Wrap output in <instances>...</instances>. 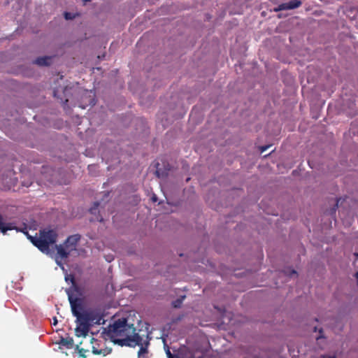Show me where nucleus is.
I'll use <instances>...</instances> for the list:
<instances>
[{
  "label": "nucleus",
  "instance_id": "nucleus-20",
  "mask_svg": "<svg viewBox=\"0 0 358 358\" xmlns=\"http://www.w3.org/2000/svg\"><path fill=\"white\" fill-rule=\"evenodd\" d=\"M8 231V230L7 226L6 225V222H3V217L1 215L0 216V231L3 234L5 235Z\"/></svg>",
  "mask_w": 358,
  "mask_h": 358
},
{
  "label": "nucleus",
  "instance_id": "nucleus-7",
  "mask_svg": "<svg viewBox=\"0 0 358 358\" xmlns=\"http://www.w3.org/2000/svg\"><path fill=\"white\" fill-rule=\"evenodd\" d=\"M52 56L38 57L33 63L39 66H50L52 64Z\"/></svg>",
  "mask_w": 358,
  "mask_h": 358
},
{
  "label": "nucleus",
  "instance_id": "nucleus-31",
  "mask_svg": "<svg viewBox=\"0 0 358 358\" xmlns=\"http://www.w3.org/2000/svg\"><path fill=\"white\" fill-rule=\"evenodd\" d=\"M166 355L169 358H173V355L169 349L166 350Z\"/></svg>",
  "mask_w": 358,
  "mask_h": 358
},
{
  "label": "nucleus",
  "instance_id": "nucleus-41",
  "mask_svg": "<svg viewBox=\"0 0 358 358\" xmlns=\"http://www.w3.org/2000/svg\"><path fill=\"white\" fill-rule=\"evenodd\" d=\"M329 358H336L335 356H331V357H329Z\"/></svg>",
  "mask_w": 358,
  "mask_h": 358
},
{
  "label": "nucleus",
  "instance_id": "nucleus-17",
  "mask_svg": "<svg viewBox=\"0 0 358 358\" xmlns=\"http://www.w3.org/2000/svg\"><path fill=\"white\" fill-rule=\"evenodd\" d=\"M292 10L291 7L289 6V1L287 3H282L278 5L277 7L274 8L273 10L275 12H279L281 10Z\"/></svg>",
  "mask_w": 358,
  "mask_h": 358
},
{
  "label": "nucleus",
  "instance_id": "nucleus-15",
  "mask_svg": "<svg viewBox=\"0 0 358 358\" xmlns=\"http://www.w3.org/2000/svg\"><path fill=\"white\" fill-rule=\"evenodd\" d=\"M149 345H150L149 341H146L143 343V345H139L140 346V349H139L138 352V358H141L143 354L148 353V348Z\"/></svg>",
  "mask_w": 358,
  "mask_h": 358
},
{
  "label": "nucleus",
  "instance_id": "nucleus-29",
  "mask_svg": "<svg viewBox=\"0 0 358 358\" xmlns=\"http://www.w3.org/2000/svg\"><path fill=\"white\" fill-rule=\"evenodd\" d=\"M90 213L91 214H96L97 210H96V208H90V210H89Z\"/></svg>",
  "mask_w": 358,
  "mask_h": 358
},
{
  "label": "nucleus",
  "instance_id": "nucleus-27",
  "mask_svg": "<svg viewBox=\"0 0 358 358\" xmlns=\"http://www.w3.org/2000/svg\"><path fill=\"white\" fill-rule=\"evenodd\" d=\"M269 147H270V145H263V146H261V147L259 148V150H260L261 152H265V151H266V150Z\"/></svg>",
  "mask_w": 358,
  "mask_h": 358
},
{
  "label": "nucleus",
  "instance_id": "nucleus-28",
  "mask_svg": "<svg viewBox=\"0 0 358 358\" xmlns=\"http://www.w3.org/2000/svg\"><path fill=\"white\" fill-rule=\"evenodd\" d=\"M55 262H56V263H57V264L58 266H59L60 267H62V268H64V266H63V264H62V261H61V260H59L58 257H56V259H55Z\"/></svg>",
  "mask_w": 358,
  "mask_h": 358
},
{
  "label": "nucleus",
  "instance_id": "nucleus-30",
  "mask_svg": "<svg viewBox=\"0 0 358 358\" xmlns=\"http://www.w3.org/2000/svg\"><path fill=\"white\" fill-rule=\"evenodd\" d=\"M99 206V202L96 201L94 203L93 206H92V208H96V210H98Z\"/></svg>",
  "mask_w": 358,
  "mask_h": 358
},
{
  "label": "nucleus",
  "instance_id": "nucleus-5",
  "mask_svg": "<svg viewBox=\"0 0 358 358\" xmlns=\"http://www.w3.org/2000/svg\"><path fill=\"white\" fill-rule=\"evenodd\" d=\"M80 235L77 234L71 235L67 237L66 241L64 242V245L66 248H70V251H72L76 248L78 243L80 240Z\"/></svg>",
  "mask_w": 358,
  "mask_h": 358
},
{
  "label": "nucleus",
  "instance_id": "nucleus-18",
  "mask_svg": "<svg viewBox=\"0 0 358 358\" xmlns=\"http://www.w3.org/2000/svg\"><path fill=\"white\" fill-rule=\"evenodd\" d=\"M185 297V295H182L180 296L179 298L176 299V300L173 301L171 303L172 306L176 308H180Z\"/></svg>",
  "mask_w": 358,
  "mask_h": 358
},
{
  "label": "nucleus",
  "instance_id": "nucleus-39",
  "mask_svg": "<svg viewBox=\"0 0 358 358\" xmlns=\"http://www.w3.org/2000/svg\"><path fill=\"white\" fill-rule=\"evenodd\" d=\"M355 255L356 256V258L358 259V252L357 253H355Z\"/></svg>",
  "mask_w": 358,
  "mask_h": 358
},
{
  "label": "nucleus",
  "instance_id": "nucleus-9",
  "mask_svg": "<svg viewBox=\"0 0 358 358\" xmlns=\"http://www.w3.org/2000/svg\"><path fill=\"white\" fill-rule=\"evenodd\" d=\"M132 329V334L133 335H131V338L133 339V343L134 344V347L136 345H143V338L139 335V334L136 332V328L134 327V325L133 324V327L131 328Z\"/></svg>",
  "mask_w": 358,
  "mask_h": 358
},
{
  "label": "nucleus",
  "instance_id": "nucleus-25",
  "mask_svg": "<svg viewBox=\"0 0 358 358\" xmlns=\"http://www.w3.org/2000/svg\"><path fill=\"white\" fill-rule=\"evenodd\" d=\"M76 350L78 351V353L82 358H86V355H85L86 350L83 348H80L78 345H76Z\"/></svg>",
  "mask_w": 358,
  "mask_h": 358
},
{
  "label": "nucleus",
  "instance_id": "nucleus-8",
  "mask_svg": "<svg viewBox=\"0 0 358 358\" xmlns=\"http://www.w3.org/2000/svg\"><path fill=\"white\" fill-rule=\"evenodd\" d=\"M112 341L115 344H117L122 347L127 346V347L134 348L133 339L131 338V336H127V337L124 338L112 339Z\"/></svg>",
  "mask_w": 358,
  "mask_h": 358
},
{
  "label": "nucleus",
  "instance_id": "nucleus-34",
  "mask_svg": "<svg viewBox=\"0 0 358 358\" xmlns=\"http://www.w3.org/2000/svg\"><path fill=\"white\" fill-rule=\"evenodd\" d=\"M57 324V319L56 317H53V324L56 325Z\"/></svg>",
  "mask_w": 358,
  "mask_h": 358
},
{
  "label": "nucleus",
  "instance_id": "nucleus-24",
  "mask_svg": "<svg viewBox=\"0 0 358 358\" xmlns=\"http://www.w3.org/2000/svg\"><path fill=\"white\" fill-rule=\"evenodd\" d=\"M313 331L314 332H316V331L319 332V336L316 338L317 340H319L320 338H324V336L323 334V329L322 328L318 329L317 327H315L313 328Z\"/></svg>",
  "mask_w": 358,
  "mask_h": 358
},
{
  "label": "nucleus",
  "instance_id": "nucleus-26",
  "mask_svg": "<svg viewBox=\"0 0 358 358\" xmlns=\"http://www.w3.org/2000/svg\"><path fill=\"white\" fill-rule=\"evenodd\" d=\"M286 274L289 276H292V275H297V272L294 269H289Z\"/></svg>",
  "mask_w": 358,
  "mask_h": 358
},
{
  "label": "nucleus",
  "instance_id": "nucleus-13",
  "mask_svg": "<svg viewBox=\"0 0 358 358\" xmlns=\"http://www.w3.org/2000/svg\"><path fill=\"white\" fill-rule=\"evenodd\" d=\"M71 287L69 289L71 292V289L78 295L82 294V289L76 283L75 278L73 275H71Z\"/></svg>",
  "mask_w": 358,
  "mask_h": 358
},
{
  "label": "nucleus",
  "instance_id": "nucleus-4",
  "mask_svg": "<svg viewBox=\"0 0 358 358\" xmlns=\"http://www.w3.org/2000/svg\"><path fill=\"white\" fill-rule=\"evenodd\" d=\"M66 292L69 297V301L71 305L72 315L74 316V314L81 313L83 311H85L86 309L83 305V300L81 298L74 297L73 294L71 292L70 289H66Z\"/></svg>",
  "mask_w": 358,
  "mask_h": 358
},
{
  "label": "nucleus",
  "instance_id": "nucleus-21",
  "mask_svg": "<svg viewBox=\"0 0 358 358\" xmlns=\"http://www.w3.org/2000/svg\"><path fill=\"white\" fill-rule=\"evenodd\" d=\"M338 202H339V199H337L336 203L334 205V206L328 212V214L329 215H331V217H335L336 212V210H337L338 206Z\"/></svg>",
  "mask_w": 358,
  "mask_h": 358
},
{
  "label": "nucleus",
  "instance_id": "nucleus-32",
  "mask_svg": "<svg viewBox=\"0 0 358 358\" xmlns=\"http://www.w3.org/2000/svg\"><path fill=\"white\" fill-rule=\"evenodd\" d=\"M151 199L153 202H156L157 201V197L155 194H154L152 197H151Z\"/></svg>",
  "mask_w": 358,
  "mask_h": 358
},
{
  "label": "nucleus",
  "instance_id": "nucleus-42",
  "mask_svg": "<svg viewBox=\"0 0 358 358\" xmlns=\"http://www.w3.org/2000/svg\"><path fill=\"white\" fill-rule=\"evenodd\" d=\"M85 2L90 1V0H83Z\"/></svg>",
  "mask_w": 358,
  "mask_h": 358
},
{
  "label": "nucleus",
  "instance_id": "nucleus-1",
  "mask_svg": "<svg viewBox=\"0 0 358 358\" xmlns=\"http://www.w3.org/2000/svg\"><path fill=\"white\" fill-rule=\"evenodd\" d=\"M40 237L34 240V246L45 254H50V245L56 243L58 234L55 229H43L39 231Z\"/></svg>",
  "mask_w": 358,
  "mask_h": 358
},
{
  "label": "nucleus",
  "instance_id": "nucleus-14",
  "mask_svg": "<svg viewBox=\"0 0 358 358\" xmlns=\"http://www.w3.org/2000/svg\"><path fill=\"white\" fill-rule=\"evenodd\" d=\"M112 349L109 348H105L104 349L98 350L94 346L92 347V353L94 355H103V356L110 354Z\"/></svg>",
  "mask_w": 358,
  "mask_h": 358
},
{
  "label": "nucleus",
  "instance_id": "nucleus-40",
  "mask_svg": "<svg viewBox=\"0 0 358 358\" xmlns=\"http://www.w3.org/2000/svg\"><path fill=\"white\" fill-rule=\"evenodd\" d=\"M315 322H318V319L317 317L315 318Z\"/></svg>",
  "mask_w": 358,
  "mask_h": 358
},
{
  "label": "nucleus",
  "instance_id": "nucleus-6",
  "mask_svg": "<svg viewBox=\"0 0 358 358\" xmlns=\"http://www.w3.org/2000/svg\"><path fill=\"white\" fill-rule=\"evenodd\" d=\"M156 171L155 175L159 178H166L169 175V171H170L169 164H168L166 166H164V168L160 167V164L157 162L155 164Z\"/></svg>",
  "mask_w": 358,
  "mask_h": 358
},
{
  "label": "nucleus",
  "instance_id": "nucleus-3",
  "mask_svg": "<svg viewBox=\"0 0 358 358\" xmlns=\"http://www.w3.org/2000/svg\"><path fill=\"white\" fill-rule=\"evenodd\" d=\"M74 317H76V327L75 329L76 336L78 337H85L88 334L91 327H92V324H90L89 322L83 311L81 313H76L74 314Z\"/></svg>",
  "mask_w": 358,
  "mask_h": 358
},
{
  "label": "nucleus",
  "instance_id": "nucleus-38",
  "mask_svg": "<svg viewBox=\"0 0 358 358\" xmlns=\"http://www.w3.org/2000/svg\"><path fill=\"white\" fill-rule=\"evenodd\" d=\"M355 275H356V278H357V282H358V272L356 273Z\"/></svg>",
  "mask_w": 358,
  "mask_h": 358
},
{
  "label": "nucleus",
  "instance_id": "nucleus-12",
  "mask_svg": "<svg viewBox=\"0 0 358 358\" xmlns=\"http://www.w3.org/2000/svg\"><path fill=\"white\" fill-rule=\"evenodd\" d=\"M83 312L85 314L89 322L93 324V322L96 320V315L99 313V312L93 310H86L85 311Z\"/></svg>",
  "mask_w": 358,
  "mask_h": 358
},
{
  "label": "nucleus",
  "instance_id": "nucleus-23",
  "mask_svg": "<svg viewBox=\"0 0 358 358\" xmlns=\"http://www.w3.org/2000/svg\"><path fill=\"white\" fill-rule=\"evenodd\" d=\"M76 14L73 13L67 12V11L64 13V17L67 20H73L76 17Z\"/></svg>",
  "mask_w": 358,
  "mask_h": 358
},
{
  "label": "nucleus",
  "instance_id": "nucleus-10",
  "mask_svg": "<svg viewBox=\"0 0 358 358\" xmlns=\"http://www.w3.org/2000/svg\"><path fill=\"white\" fill-rule=\"evenodd\" d=\"M55 248H56V250L57 252V255L59 256L62 259L69 257L71 251L70 250L67 251L65 249L64 244L63 245H56Z\"/></svg>",
  "mask_w": 358,
  "mask_h": 358
},
{
  "label": "nucleus",
  "instance_id": "nucleus-37",
  "mask_svg": "<svg viewBox=\"0 0 358 358\" xmlns=\"http://www.w3.org/2000/svg\"><path fill=\"white\" fill-rule=\"evenodd\" d=\"M53 95L57 97V91L55 90L53 91Z\"/></svg>",
  "mask_w": 358,
  "mask_h": 358
},
{
  "label": "nucleus",
  "instance_id": "nucleus-19",
  "mask_svg": "<svg viewBox=\"0 0 358 358\" xmlns=\"http://www.w3.org/2000/svg\"><path fill=\"white\" fill-rule=\"evenodd\" d=\"M8 230H15L16 231H23L21 230L22 227H18L15 225V222H6Z\"/></svg>",
  "mask_w": 358,
  "mask_h": 358
},
{
  "label": "nucleus",
  "instance_id": "nucleus-33",
  "mask_svg": "<svg viewBox=\"0 0 358 358\" xmlns=\"http://www.w3.org/2000/svg\"><path fill=\"white\" fill-rule=\"evenodd\" d=\"M90 104H91L92 106L95 105V100H94V99H90Z\"/></svg>",
  "mask_w": 358,
  "mask_h": 358
},
{
  "label": "nucleus",
  "instance_id": "nucleus-35",
  "mask_svg": "<svg viewBox=\"0 0 358 358\" xmlns=\"http://www.w3.org/2000/svg\"><path fill=\"white\" fill-rule=\"evenodd\" d=\"M61 101H62V102H63L64 104H67V103L69 101L68 99H66L64 101H63L62 99H61Z\"/></svg>",
  "mask_w": 358,
  "mask_h": 358
},
{
  "label": "nucleus",
  "instance_id": "nucleus-16",
  "mask_svg": "<svg viewBox=\"0 0 358 358\" xmlns=\"http://www.w3.org/2000/svg\"><path fill=\"white\" fill-rule=\"evenodd\" d=\"M22 225H23V227H22L21 230H22L23 231H21V232H22V233H23L24 234H25V235L27 236V238H28L29 240H30V241H31V242L32 243V244L34 245V243H36V242L34 241V240H36V239H38V238H37V237H34V236H31V235L29 234V232H28V231H27V224H26L25 223H23V224H22Z\"/></svg>",
  "mask_w": 358,
  "mask_h": 358
},
{
  "label": "nucleus",
  "instance_id": "nucleus-11",
  "mask_svg": "<svg viewBox=\"0 0 358 358\" xmlns=\"http://www.w3.org/2000/svg\"><path fill=\"white\" fill-rule=\"evenodd\" d=\"M58 344L66 347L67 349H71L73 347V339L71 337H61Z\"/></svg>",
  "mask_w": 358,
  "mask_h": 358
},
{
  "label": "nucleus",
  "instance_id": "nucleus-22",
  "mask_svg": "<svg viewBox=\"0 0 358 358\" xmlns=\"http://www.w3.org/2000/svg\"><path fill=\"white\" fill-rule=\"evenodd\" d=\"M104 320L103 318V315L100 314L99 313L96 315V318L93 322V324H101L104 323Z\"/></svg>",
  "mask_w": 358,
  "mask_h": 358
},
{
  "label": "nucleus",
  "instance_id": "nucleus-36",
  "mask_svg": "<svg viewBox=\"0 0 358 358\" xmlns=\"http://www.w3.org/2000/svg\"><path fill=\"white\" fill-rule=\"evenodd\" d=\"M71 275H70V276H66V277H65V280H66V282H67L68 280H71Z\"/></svg>",
  "mask_w": 358,
  "mask_h": 358
},
{
  "label": "nucleus",
  "instance_id": "nucleus-2",
  "mask_svg": "<svg viewBox=\"0 0 358 358\" xmlns=\"http://www.w3.org/2000/svg\"><path fill=\"white\" fill-rule=\"evenodd\" d=\"M133 327V324H129L126 317L119 318L109 324L107 329H104L103 333H106L110 340L116 339L115 336H122L125 332Z\"/></svg>",
  "mask_w": 358,
  "mask_h": 358
}]
</instances>
